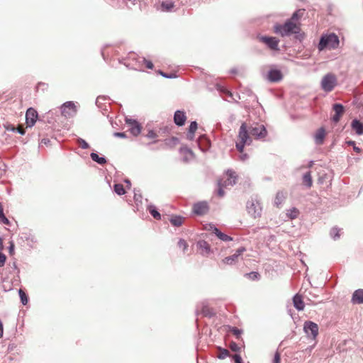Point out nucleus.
Listing matches in <instances>:
<instances>
[{
  "label": "nucleus",
  "instance_id": "09e8293b",
  "mask_svg": "<svg viewBox=\"0 0 363 363\" xmlns=\"http://www.w3.org/2000/svg\"><path fill=\"white\" fill-rule=\"evenodd\" d=\"M146 137L150 139H155L157 137V134L153 130H150L147 133Z\"/></svg>",
  "mask_w": 363,
  "mask_h": 363
},
{
  "label": "nucleus",
  "instance_id": "37998d69",
  "mask_svg": "<svg viewBox=\"0 0 363 363\" xmlns=\"http://www.w3.org/2000/svg\"><path fill=\"white\" fill-rule=\"evenodd\" d=\"M178 246L180 247V248H182L183 249V251L185 252L187 247H188V245L186 243V242L181 238L179 239V242H178Z\"/></svg>",
  "mask_w": 363,
  "mask_h": 363
},
{
  "label": "nucleus",
  "instance_id": "c9c22d12",
  "mask_svg": "<svg viewBox=\"0 0 363 363\" xmlns=\"http://www.w3.org/2000/svg\"><path fill=\"white\" fill-rule=\"evenodd\" d=\"M299 212L297 208H291L287 211L286 216L290 219H294L297 218Z\"/></svg>",
  "mask_w": 363,
  "mask_h": 363
},
{
  "label": "nucleus",
  "instance_id": "a19ab883",
  "mask_svg": "<svg viewBox=\"0 0 363 363\" xmlns=\"http://www.w3.org/2000/svg\"><path fill=\"white\" fill-rule=\"evenodd\" d=\"M346 144L350 146H352L354 151H355L356 152L359 153L361 152V149L359 147L356 146L354 141L347 140L346 141Z\"/></svg>",
  "mask_w": 363,
  "mask_h": 363
},
{
  "label": "nucleus",
  "instance_id": "b1692460",
  "mask_svg": "<svg viewBox=\"0 0 363 363\" xmlns=\"http://www.w3.org/2000/svg\"><path fill=\"white\" fill-rule=\"evenodd\" d=\"M200 313H202L204 316L208 318H212L215 315V312L213 311V308L208 307L206 302H202Z\"/></svg>",
  "mask_w": 363,
  "mask_h": 363
},
{
  "label": "nucleus",
  "instance_id": "412c9836",
  "mask_svg": "<svg viewBox=\"0 0 363 363\" xmlns=\"http://www.w3.org/2000/svg\"><path fill=\"white\" fill-rule=\"evenodd\" d=\"M21 238L27 241V245L30 247L37 242L35 237L30 232L22 233Z\"/></svg>",
  "mask_w": 363,
  "mask_h": 363
},
{
  "label": "nucleus",
  "instance_id": "39448f33",
  "mask_svg": "<svg viewBox=\"0 0 363 363\" xmlns=\"http://www.w3.org/2000/svg\"><path fill=\"white\" fill-rule=\"evenodd\" d=\"M320 84L323 91L330 92L337 84V77L334 74L328 73L323 77Z\"/></svg>",
  "mask_w": 363,
  "mask_h": 363
},
{
  "label": "nucleus",
  "instance_id": "4be33fe9",
  "mask_svg": "<svg viewBox=\"0 0 363 363\" xmlns=\"http://www.w3.org/2000/svg\"><path fill=\"white\" fill-rule=\"evenodd\" d=\"M293 304L296 310L301 311L304 309L305 304L303 301L302 297L298 294H296L293 297Z\"/></svg>",
  "mask_w": 363,
  "mask_h": 363
},
{
  "label": "nucleus",
  "instance_id": "603ef678",
  "mask_svg": "<svg viewBox=\"0 0 363 363\" xmlns=\"http://www.w3.org/2000/svg\"><path fill=\"white\" fill-rule=\"evenodd\" d=\"M0 222L6 225L10 224L9 220L5 216L4 213L0 216Z\"/></svg>",
  "mask_w": 363,
  "mask_h": 363
},
{
  "label": "nucleus",
  "instance_id": "49530a36",
  "mask_svg": "<svg viewBox=\"0 0 363 363\" xmlns=\"http://www.w3.org/2000/svg\"><path fill=\"white\" fill-rule=\"evenodd\" d=\"M198 127V124L196 121H192L190 123L189 128V132L194 133L196 132Z\"/></svg>",
  "mask_w": 363,
  "mask_h": 363
},
{
  "label": "nucleus",
  "instance_id": "a878e982",
  "mask_svg": "<svg viewBox=\"0 0 363 363\" xmlns=\"http://www.w3.org/2000/svg\"><path fill=\"white\" fill-rule=\"evenodd\" d=\"M351 127L357 135H363V124L358 119L355 118L352 121Z\"/></svg>",
  "mask_w": 363,
  "mask_h": 363
},
{
  "label": "nucleus",
  "instance_id": "2eb2a0df",
  "mask_svg": "<svg viewBox=\"0 0 363 363\" xmlns=\"http://www.w3.org/2000/svg\"><path fill=\"white\" fill-rule=\"evenodd\" d=\"M208 211L207 202L201 201L194 203L193 206V212L198 216L206 214Z\"/></svg>",
  "mask_w": 363,
  "mask_h": 363
},
{
  "label": "nucleus",
  "instance_id": "de8ad7c7",
  "mask_svg": "<svg viewBox=\"0 0 363 363\" xmlns=\"http://www.w3.org/2000/svg\"><path fill=\"white\" fill-rule=\"evenodd\" d=\"M302 13L303 12H301V10H298L296 11V12H294L291 18V21L293 22V21H296L298 20L299 18H300V13Z\"/></svg>",
  "mask_w": 363,
  "mask_h": 363
},
{
  "label": "nucleus",
  "instance_id": "864d4df0",
  "mask_svg": "<svg viewBox=\"0 0 363 363\" xmlns=\"http://www.w3.org/2000/svg\"><path fill=\"white\" fill-rule=\"evenodd\" d=\"M218 195L220 197H223L224 196V194H225V192H224V190H223L224 186L223 185H220V184H218Z\"/></svg>",
  "mask_w": 363,
  "mask_h": 363
},
{
  "label": "nucleus",
  "instance_id": "79ce46f5",
  "mask_svg": "<svg viewBox=\"0 0 363 363\" xmlns=\"http://www.w3.org/2000/svg\"><path fill=\"white\" fill-rule=\"evenodd\" d=\"M77 143L82 149H87L89 147V145L82 138H79Z\"/></svg>",
  "mask_w": 363,
  "mask_h": 363
},
{
  "label": "nucleus",
  "instance_id": "338daca9",
  "mask_svg": "<svg viewBox=\"0 0 363 363\" xmlns=\"http://www.w3.org/2000/svg\"><path fill=\"white\" fill-rule=\"evenodd\" d=\"M248 158V155L247 154H242L240 156V159L242 160V161H245Z\"/></svg>",
  "mask_w": 363,
  "mask_h": 363
},
{
  "label": "nucleus",
  "instance_id": "9d476101",
  "mask_svg": "<svg viewBox=\"0 0 363 363\" xmlns=\"http://www.w3.org/2000/svg\"><path fill=\"white\" fill-rule=\"evenodd\" d=\"M62 115L65 118L73 117L77 113V108L72 101H67L61 106Z\"/></svg>",
  "mask_w": 363,
  "mask_h": 363
},
{
  "label": "nucleus",
  "instance_id": "473e14b6",
  "mask_svg": "<svg viewBox=\"0 0 363 363\" xmlns=\"http://www.w3.org/2000/svg\"><path fill=\"white\" fill-rule=\"evenodd\" d=\"M285 199L284 194L282 191H278L274 199V204L278 206L283 203Z\"/></svg>",
  "mask_w": 363,
  "mask_h": 363
},
{
  "label": "nucleus",
  "instance_id": "a18cd8bd",
  "mask_svg": "<svg viewBox=\"0 0 363 363\" xmlns=\"http://www.w3.org/2000/svg\"><path fill=\"white\" fill-rule=\"evenodd\" d=\"M229 347H230V349L233 352H240V347L235 342H231L230 343Z\"/></svg>",
  "mask_w": 363,
  "mask_h": 363
},
{
  "label": "nucleus",
  "instance_id": "c756f323",
  "mask_svg": "<svg viewBox=\"0 0 363 363\" xmlns=\"http://www.w3.org/2000/svg\"><path fill=\"white\" fill-rule=\"evenodd\" d=\"M169 221L174 226L179 227L182 225L184 218L181 216H174L170 218Z\"/></svg>",
  "mask_w": 363,
  "mask_h": 363
},
{
  "label": "nucleus",
  "instance_id": "c03bdc74",
  "mask_svg": "<svg viewBox=\"0 0 363 363\" xmlns=\"http://www.w3.org/2000/svg\"><path fill=\"white\" fill-rule=\"evenodd\" d=\"M159 73L161 76L167 79H173L177 77V75L175 74H167L161 70L159 71Z\"/></svg>",
  "mask_w": 363,
  "mask_h": 363
},
{
  "label": "nucleus",
  "instance_id": "6ab92c4d",
  "mask_svg": "<svg viewBox=\"0 0 363 363\" xmlns=\"http://www.w3.org/2000/svg\"><path fill=\"white\" fill-rule=\"evenodd\" d=\"M179 151L183 155L182 160L185 162H188L194 158V153L193 151L186 147H181Z\"/></svg>",
  "mask_w": 363,
  "mask_h": 363
},
{
  "label": "nucleus",
  "instance_id": "bb28decb",
  "mask_svg": "<svg viewBox=\"0 0 363 363\" xmlns=\"http://www.w3.org/2000/svg\"><path fill=\"white\" fill-rule=\"evenodd\" d=\"M303 184L306 187L310 188L313 184L311 172H307L303 175Z\"/></svg>",
  "mask_w": 363,
  "mask_h": 363
},
{
  "label": "nucleus",
  "instance_id": "4468645a",
  "mask_svg": "<svg viewBox=\"0 0 363 363\" xmlns=\"http://www.w3.org/2000/svg\"><path fill=\"white\" fill-rule=\"evenodd\" d=\"M245 248L244 247H241L240 248H238L236 252L230 255V256H228V257H225L223 260H222V262L223 264H228V265H233L234 264H235L238 260V258L245 251Z\"/></svg>",
  "mask_w": 363,
  "mask_h": 363
},
{
  "label": "nucleus",
  "instance_id": "4c0bfd02",
  "mask_svg": "<svg viewBox=\"0 0 363 363\" xmlns=\"http://www.w3.org/2000/svg\"><path fill=\"white\" fill-rule=\"evenodd\" d=\"M218 350L219 353L217 355V357L220 359H224L230 354L229 351L226 349L218 347Z\"/></svg>",
  "mask_w": 363,
  "mask_h": 363
},
{
  "label": "nucleus",
  "instance_id": "cd10ccee",
  "mask_svg": "<svg viewBox=\"0 0 363 363\" xmlns=\"http://www.w3.org/2000/svg\"><path fill=\"white\" fill-rule=\"evenodd\" d=\"M147 209L149 211L150 213L152 215V216L157 219L160 220L161 219V215L157 211L156 207L152 204H149L147 207Z\"/></svg>",
  "mask_w": 363,
  "mask_h": 363
},
{
  "label": "nucleus",
  "instance_id": "2f4dec72",
  "mask_svg": "<svg viewBox=\"0 0 363 363\" xmlns=\"http://www.w3.org/2000/svg\"><path fill=\"white\" fill-rule=\"evenodd\" d=\"M161 7L164 11H171L172 9L174 7V4L171 1H163L161 4Z\"/></svg>",
  "mask_w": 363,
  "mask_h": 363
},
{
  "label": "nucleus",
  "instance_id": "393cba45",
  "mask_svg": "<svg viewBox=\"0 0 363 363\" xmlns=\"http://www.w3.org/2000/svg\"><path fill=\"white\" fill-rule=\"evenodd\" d=\"M325 137V130L324 128H320L314 136L315 143L317 145H321L323 143Z\"/></svg>",
  "mask_w": 363,
  "mask_h": 363
},
{
  "label": "nucleus",
  "instance_id": "7c9ffc66",
  "mask_svg": "<svg viewBox=\"0 0 363 363\" xmlns=\"http://www.w3.org/2000/svg\"><path fill=\"white\" fill-rule=\"evenodd\" d=\"M215 235L222 241L228 242L233 240V238L225 235L219 230V229L215 230Z\"/></svg>",
  "mask_w": 363,
  "mask_h": 363
},
{
  "label": "nucleus",
  "instance_id": "f3484780",
  "mask_svg": "<svg viewBox=\"0 0 363 363\" xmlns=\"http://www.w3.org/2000/svg\"><path fill=\"white\" fill-rule=\"evenodd\" d=\"M186 120V113L184 111L177 110L175 111L174 115V121L178 126H182L184 125Z\"/></svg>",
  "mask_w": 363,
  "mask_h": 363
},
{
  "label": "nucleus",
  "instance_id": "423d86ee",
  "mask_svg": "<svg viewBox=\"0 0 363 363\" xmlns=\"http://www.w3.org/2000/svg\"><path fill=\"white\" fill-rule=\"evenodd\" d=\"M128 60L130 62L126 65L127 67L135 70H143V62L145 61V57L132 53L129 55Z\"/></svg>",
  "mask_w": 363,
  "mask_h": 363
},
{
  "label": "nucleus",
  "instance_id": "f03ea898",
  "mask_svg": "<svg viewBox=\"0 0 363 363\" xmlns=\"http://www.w3.org/2000/svg\"><path fill=\"white\" fill-rule=\"evenodd\" d=\"M299 30L300 28L291 20H287L284 24L277 23L274 26V32L282 37L298 33Z\"/></svg>",
  "mask_w": 363,
  "mask_h": 363
},
{
  "label": "nucleus",
  "instance_id": "c85d7f7f",
  "mask_svg": "<svg viewBox=\"0 0 363 363\" xmlns=\"http://www.w3.org/2000/svg\"><path fill=\"white\" fill-rule=\"evenodd\" d=\"M90 157L93 161L97 162L99 164H104L107 162L105 157H99V155L96 152H91L90 154Z\"/></svg>",
  "mask_w": 363,
  "mask_h": 363
},
{
  "label": "nucleus",
  "instance_id": "6e6552de",
  "mask_svg": "<svg viewBox=\"0 0 363 363\" xmlns=\"http://www.w3.org/2000/svg\"><path fill=\"white\" fill-rule=\"evenodd\" d=\"M303 331L308 337L315 340L318 335V325L313 321L307 320L304 323Z\"/></svg>",
  "mask_w": 363,
  "mask_h": 363
},
{
  "label": "nucleus",
  "instance_id": "6e6d98bb",
  "mask_svg": "<svg viewBox=\"0 0 363 363\" xmlns=\"http://www.w3.org/2000/svg\"><path fill=\"white\" fill-rule=\"evenodd\" d=\"M6 257L4 254L0 252V267H3L6 262Z\"/></svg>",
  "mask_w": 363,
  "mask_h": 363
},
{
  "label": "nucleus",
  "instance_id": "72a5a7b5",
  "mask_svg": "<svg viewBox=\"0 0 363 363\" xmlns=\"http://www.w3.org/2000/svg\"><path fill=\"white\" fill-rule=\"evenodd\" d=\"M113 190H114V192L119 196H122L125 194V190L123 184H114Z\"/></svg>",
  "mask_w": 363,
  "mask_h": 363
},
{
  "label": "nucleus",
  "instance_id": "58836bf2",
  "mask_svg": "<svg viewBox=\"0 0 363 363\" xmlns=\"http://www.w3.org/2000/svg\"><path fill=\"white\" fill-rule=\"evenodd\" d=\"M247 278L252 281H257L260 279V274L257 272H251L245 275Z\"/></svg>",
  "mask_w": 363,
  "mask_h": 363
},
{
  "label": "nucleus",
  "instance_id": "f257e3e1",
  "mask_svg": "<svg viewBox=\"0 0 363 363\" xmlns=\"http://www.w3.org/2000/svg\"><path fill=\"white\" fill-rule=\"evenodd\" d=\"M339 44L340 40L335 33L323 34L320 38L318 49L319 51H323L325 49L335 50L339 47Z\"/></svg>",
  "mask_w": 363,
  "mask_h": 363
},
{
  "label": "nucleus",
  "instance_id": "774afa93",
  "mask_svg": "<svg viewBox=\"0 0 363 363\" xmlns=\"http://www.w3.org/2000/svg\"><path fill=\"white\" fill-rule=\"evenodd\" d=\"M10 253H11L14 250V245L13 242H11V245L9 247Z\"/></svg>",
  "mask_w": 363,
  "mask_h": 363
},
{
  "label": "nucleus",
  "instance_id": "052dcab7",
  "mask_svg": "<svg viewBox=\"0 0 363 363\" xmlns=\"http://www.w3.org/2000/svg\"><path fill=\"white\" fill-rule=\"evenodd\" d=\"M114 135L116 137L122 138H126V134L124 132H116V133H114Z\"/></svg>",
  "mask_w": 363,
  "mask_h": 363
},
{
  "label": "nucleus",
  "instance_id": "f704fd0d",
  "mask_svg": "<svg viewBox=\"0 0 363 363\" xmlns=\"http://www.w3.org/2000/svg\"><path fill=\"white\" fill-rule=\"evenodd\" d=\"M340 230H341L338 228H336V227L333 228L330 232V237L335 240L339 239L340 237Z\"/></svg>",
  "mask_w": 363,
  "mask_h": 363
},
{
  "label": "nucleus",
  "instance_id": "0eeeda50",
  "mask_svg": "<svg viewBox=\"0 0 363 363\" xmlns=\"http://www.w3.org/2000/svg\"><path fill=\"white\" fill-rule=\"evenodd\" d=\"M248 135L254 136L256 139H262L264 138L267 134V131L264 125L262 124H255V125H251L247 128Z\"/></svg>",
  "mask_w": 363,
  "mask_h": 363
},
{
  "label": "nucleus",
  "instance_id": "dca6fc26",
  "mask_svg": "<svg viewBox=\"0 0 363 363\" xmlns=\"http://www.w3.org/2000/svg\"><path fill=\"white\" fill-rule=\"evenodd\" d=\"M333 109L335 111V114L332 117V121L334 123H337L339 122L340 117L345 111L344 106L341 104H335L333 105Z\"/></svg>",
  "mask_w": 363,
  "mask_h": 363
},
{
  "label": "nucleus",
  "instance_id": "aec40b11",
  "mask_svg": "<svg viewBox=\"0 0 363 363\" xmlns=\"http://www.w3.org/2000/svg\"><path fill=\"white\" fill-rule=\"evenodd\" d=\"M351 302L353 304L363 303V289H359L354 291L352 296Z\"/></svg>",
  "mask_w": 363,
  "mask_h": 363
},
{
  "label": "nucleus",
  "instance_id": "7ed1b4c3",
  "mask_svg": "<svg viewBox=\"0 0 363 363\" xmlns=\"http://www.w3.org/2000/svg\"><path fill=\"white\" fill-rule=\"evenodd\" d=\"M246 208L248 214L254 218H259L262 215V206L257 196H252L247 201Z\"/></svg>",
  "mask_w": 363,
  "mask_h": 363
},
{
  "label": "nucleus",
  "instance_id": "e2e57ef3",
  "mask_svg": "<svg viewBox=\"0 0 363 363\" xmlns=\"http://www.w3.org/2000/svg\"><path fill=\"white\" fill-rule=\"evenodd\" d=\"M4 333V327L1 320H0V338L2 337Z\"/></svg>",
  "mask_w": 363,
  "mask_h": 363
},
{
  "label": "nucleus",
  "instance_id": "69168bd1",
  "mask_svg": "<svg viewBox=\"0 0 363 363\" xmlns=\"http://www.w3.org/2000/svg\"><path fill=\"white\" fill-rule=\"evenodd\" d=\"M40 86H43V88H47L48 84L45 83L40 82L38 84L37 89H39Z\"/></svg>",
  "mask_w": 363,
  "mask_h": 363
},
{
  "label": "nucleus",
  "instance_id": "4d7b16f0",
  "mask_svg": "<svg viewBox=\"0 0 363 363\" xmlns=\"http://www.w3.org/2000/svg\"><path fill=\"white\" fill-rule=\"evenodd\" d=\"M233 358L235 363H243L241 356L238 354H235Z\"/></svg>",
  "mask_w": 363,
  "mask_h": 363
},
{
  "label": "nucleus",
  "instance_id": "5701e85b",
  "mask_svg": "<svg viewBox=\"0 0 363 363\" xmlns=\"http://www.w3.org/2000/svg\"><path fill=\"white\" fill-rule=\"evenodd\" d=\"M197 247L201 250L203 256H207L211 252V247L209 244L205 240H199L197 242Z\"/></svg>",
  "mask_w": 363,
  "mask_h": 363
},
{
  "label": "nucleus",
  "instance_id": "20e7f679",
  "mask_svg": "<svg viewBox=\"0 0 363 363\" xmlns=\"http://www.w3.org/2000/svg\"><path fill=\"white\" fill-rule=\"evenodd\" d=\"M239 142L236 143L237 150L242 153L244 150L245 145H250L252 142L250 137L248 135L247 126L245 123H242L238 133Z\"/></svg>",
  "mask_w": 363,
  "mask_h": 363
},
{
  "label": "nucleus",
  "instance_id": "ea45409f",
  "mask_svg": "<svg viewBox=\"0 0 363 363\" xmlns=\"http://www.w3.org/2000/svg\"><path fill=\"white\" fill-rule=\"evenodd\" d=\"M18 294L21 303L24 306L26 305L28 302V298L26 294L22 289H19Z\"/></svg>",
  "mask_w": 363,
  "mask_h": 363
},
{
  "label": "nucleus",
  "instance_id": "e433bc0d",
  "mask_svg": "<svg viewBox=\"0 0 363 363\" xmlns=\"http://www.w3.org/2000/svg\"><path fill=\"white\" fill-rule=\"evenodd\" d=\"M6 129L8 130V131H11V132H17L19 134L21 135H24L26 131L23 128H15L13 125H8L6 127Z\"/></svg>",
  "mask_w": 363,
  "mask_h": 363
},
{
  "label": "nucleus",
  "instance_id": "13d9d810",
  "mask_svg": "<svg viewBox=\"0 0 363 363\" xmlns=\"http://www.w3.org/2000/svg\"><path fill=\"white\" fill-rule=\"evenodd\" d=\"M144 64L145 65V67H146L147 69H152L153 68V64H152V62L151 61H150V60H147L145 59V61H144V62H143V65H144Z\"/></svg>",
  "mask_w": 363,
  "mask_h": 363
},
{
  "label": "nucleus",
  "instance_id": "680f3d73",
  "mask_svg": "<svg viewBox=\"0 0 363 363\" xmlns=\"http://www.w3.org/2000/svg\"><path fill=\"white\" fill-rule=\"evenodd\" d=\"M186 138L189 140H193L194 138V133L189 132L186 134Z\"/></svg>",
  "mask_w": 363,
  "mask_h": 363
},
{
  "label": "nucleus",
  "instance_id": "a211bd4d",
  "mask_svg": "<svg viewBox=\"0 0 363 363\" xmlns=\"http://www.w3.org/2000/svg\"><path fill=\"white\" fill-rule=\"evenodd\" d=\"M267 79L271 82H278L282 79V74L279 69H270L268 72Z\"/></svg>",
  "mask_w": 363,
  "mask_h": 363
},
{
  "label": "nucleus",
  "instance_id": "bf43d9fd",
  "mask_svg": "<svg viewBox=\"0 0 363 363\" xmlns=\"http://www.w3.org/2000/svg\"><path fill=\"white\" fill-rule=\"evenodd\" d=\"M279 362H280V354L278 352H277L274 354L273 363H279Z\"/></svg>",
  "mask_w": 363,
  "mask_h": 363
},
{
  "label": "nucleus",
  "instance_id": "3c124183",
  "mask_svg": "<svg viewBox=\"0 0 363 363\" xmlns=\"http://www.w3.org/2000/svg\"><path fill=\"white\" fill-rule=\"evenodd\" d=\"M218 90H219L220 92L226 94L228 96L233 98V94L230 91L226 89L225 88H223V87L220 88L219 87V88H218Z\"/></svg>",
  "mask_w": 363,
  "mask_h": 363
},
{
  "label": "nucleus",
  "instance_id": "5fc2aeb1",
  "mask_svg": "<svg viewBox=\"0 0 363 363\" xmlns=\"http://www.w3.org/2000/svg\"><path fill=\"white\" fill-rule=\"evenodd\" d=\"M142 195L140 193L138 194L136 193V191H135V194H134V199L135 201V202H140L141 203L142 202Z\"/></svg>",
  "mask_w": 363,
  "mask_h": 363
},
{
  "label": "nucleus",
  "instance_id": "1a4fd4ad",
  "mask_svg": "<svg viewBox=\"0 0 363 363\" xmlns=\"http://www.w3.org/2000/svg\"><path fill=\"white\" fill-rule=\"evenodd\" d=\"M258 39L262 43H264L267 47L273 51H279V40L275 37L272 36H266V35H259L258 36Z\"/></svg>",
  "mask_w": 363,
  "mask_h": 363
},
{
  "label": "nucleus",
  "instance_id": "9b49d317",
  "mask_svg": "<svg viewBox=\"0 0 363 363\" xmlns=\"http://www.w3.org/2000/svg\"><path fill=\"white\" fill-rule=\"evenodd\" d=\"M226 179H221L218 181V184L223 185L224 187L228 186H233L236 184L237 175L235 172L231 169L226 171Z\"/></svg>",
  "mask_w": 363,
  "mask_h": 363
},
{
  "label": "nucleus",
  "instance_id": "8fccbe9b",
  "mask_svg": "<svg viewBox=\"0 0 363 363\" xmlns=\"http://www.w3.org/2000/svg\"><path fill=\"white\" fill-rule=\"evenodd\" d=\"M231 332L238 338L242 333V330L236 327L231 328Z\"/></svg>",
  "mask_w": 363,
  "mask_h": 363
},
{
  "label": "nucleus",
  "instance_id": "0e129e2a",
  "mask_svg": "<svg viewBox=\"0 0 363 363\" xmlns=\"http://www.w3.org/2000/svg\"><path fill=\"white\" fill-rule=\"evenodd\" d=\"M208 225H209L208 230H212L213 233L215 234V230L218 229V228L213 224H209Z\"/></svg>",
  "mask_w": 363,
  "mask_h": 363
},
{
  "label": "nucleus",
  "instance_id": "ddd939ff",
  "mask_svg": "<svg viewBox=\"0 0 363 363\" xmlns=\"http://www.w3.org/2000/svg\"><path fill=\"white\" fill-rule=\"evenodd\" d=\"M125 123L128 127L130 133L134 136H138L141 132V126L139 123L131 118H125Z\"/></svg>",
  "mask_w": 363,
  "mask_h": 363
},
{
  "label": "nucleus",
  "instance_id": "f8f14e48",
  "mask_svg": "<svg viewBox=\"0 0 363 363\" xmlns=\"http://www.w3.org/2000/svg\"><path fill=\"white\" fill-rule=\"evenodd\" d=\"M38 117V113L33 108H29L26 113V122L27 126L29 128L33 127Z\"/></svg>",
  "mask_w": 363,
  "mask_h": 363
}]
</instances>
